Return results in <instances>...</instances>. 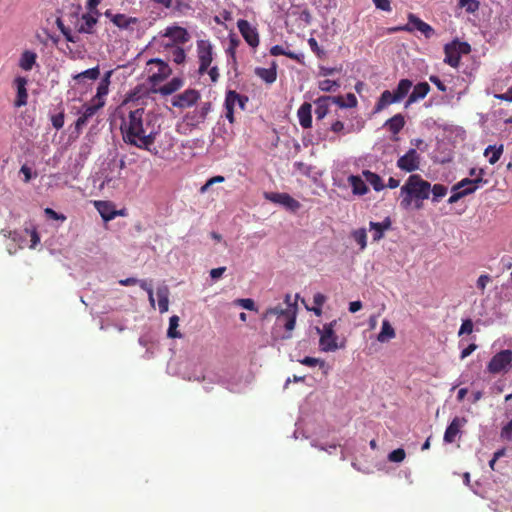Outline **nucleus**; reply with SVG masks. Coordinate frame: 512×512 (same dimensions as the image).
Listing matches in <instances>:
<instances>
[{"mask_svg":"<svg viewBox=\"0 0 512 512\" xmlns=\"http://www.w3.org/2000/svg\"><path fill=\"white\" fill-rule=\"evenodd\" d=\"M157 120L154 113L146 111L144 108L131 110L122 119L120 129L123 141L139 149L152 152L160 129V126L156 124Z\"/></svg>","mask_w":512,"mask_h":512,"instance_id":"1","label":"nucleus"},{"mask_svg":"<svg viewBox=\"0 0 512 512\" xmlns=\"http://www.w3.org/2000/svg\"><path fill=\"white\" fill-rule=\"evenodd\" d=\"M430 193V182L423 179L419 174H410L400 188V207L405 210L412 206L415 209H421L423 202L429 199Z\"/></svg>","mask_w":512,"mask_h":512,"instance_id":"2","label":"nucleus"},{"mask_svg":"<svg viewBox=\"0 0 512 512\" xmlns=\"http://www.w3.org/2000/svg\"><path fill=\"white\" fill-rule=\"evenodd\" d=\"M79 10L80 7L77 6L73 8V11L70 14L67 15L70 23L74 25V32L69 26L65 25V16L58 17L56 20L59 30L68 42H77V33L92 34L94 32V26L97 23V18L90 13L79 16Z\"/></svg>","mask_w":512,"mask_h":512,"instance_id":"3","label":"nucleus"},{"mask_svg":"<svg viewBox=\"0 0 512 512\" xmlns=\"http://www.w3.org/2000/svg\"><path fill=\"white\" fill-rule=\"evenodd\" d=\"M146 72L148 75V81L152 86H156L167 79L172 69L168 63L159 58L150 59L146 64Z\"/></svg>","mask_w":512,"mask_h":512,"instance_id":"4","label":"nucleus"},{"mask_svg":"<svg viewBox=\"0 0 512 512\" xmlns=\"http://www.w3.org/2000/svg\"><path fill=\"white\" fill-rule=\"evenodd\" d=\"M337 321L333 320L330 323H326L322 328L316 327V331L319 334V347L323 352H333L339 348L337 343L338 336L334 331V327Z\"/></svg>","mask_w":512,"mask_h":512,"instance_id":"5","label":"nucleus"},{"mask_svg":"<svg viewBox=\"0 0 512 512\" xmlns=\"http://www.w3.org/2000/svg\"><path fill=\"white\" fill-rule=\"evenodd\" d=\"M512 366V350L505 349L496 353L487 364V371L490 374L507 372Z\"/></svg>","mask_w":512,"mask_h":512,"instance_id":"6","label":"nucleus"},{"mask_svg":"<svg viewBox=\"0 0 512 512\" xmlns=\"http://www.w3.org/2000/svg\"><path fill=\"white\" fill-rule=\"evenodd\" d=\"M422 157L415 148H410L404 155L397 159L396 166L405 173L414 174L421 167Z\"/></svg>","mask_w":512,"mask_h":512,"instance_id":"7","label":"nucleus"},{"mask_svg":"<svg viewBox=\"0 0 512 512\" xmlns=\"http://www.w3.org/2000/svg\"><path fill=\"white\" fill-rule=\"evenodd\" d=\"M104 15L120 30H127L133 32L136 28L138 29L143 22L137 17L127 16L122 13H113L112 10L108 9Z\"/></svg>","mask_w":512,"mask_h":512,"instance_id":"8","label":"nucleus"},{"mask_svg":"<svg viewBox=\"0 0 512 512\" xmlns=\"http://www.w3.org/2000/svg\"><path fill=\"white\" fill-rule=\"evenodd\" d=\"M248 97L245 95H240L238 92L234 90H228L225 95L224 106L226 109L225 117L227 120L233 124L235 122L234 118V108L237 105L241 110H244L246 104L248 102Z\"/></svg>","mask_w":512,"mask_h":512,"instance_id":"9","label":"nucleus"},{"mask_svg":"<svg viewBox=\"0 0 512 512\" xmlns=\"http://www.w3.org/2000/svg\"><path fill=\"white\" fill-rule=\"evenodd\" d=\"M198 73L205 74L213 61V46L208 40L197 41Z\"/></svg>","mask_w":512,"mask_h":512,"instance_id":"10","label":"nucleus"},{"mask_svg":"<svg viewBox=\"0 0 512 512\" xmlns=\"http://www.w3.org/2000/svg\"><path fill=\"white\" fill-rule=\"evenodd\" d=\"M264 198L272 203L279 204L291 212L300 209L301 204L288 193L264 192Z\"/></svg>","mask_w":512,"mask_h":512,"instance_id":"11","label":"nucleus"},{"mask_svg":"<svg viewBox=\"0 0 512 512\" xmlns=\"http://www.w3.org/2000/svg\"><path fill=\"white\" fill-rule=\"evenodd\" d=\"M414 29L420 31L426 38H431L435 33L434 29L428 23L424 22L412 13L408 15V24L394 28L393 31L412 32Z\"/></svg>","mask_w":512,"mask_h":512,"instance_id":"12","label":"nucleus"},{"mask_svg":"<svg viewBox=\"0 0 512 512\" xmlns=\"http://www.w3.org/2000/svg\"><path fill=\"white\" fill-rule=\"evenodd\" d=\"M200 98V93L195 89H187L183 93L175 95L171 104L174 107L185 109L192 107Z\"/></svg>","mask_w":512,"mask_h":512,"instance_id":"13","label":"nucleus"},{"mask_svg":"<svg viewBox=\"0 0 512 512\" xmlns=\"http://www.w3.org/2000/svg\"><path fill=\"white\" fill-rule=\"evenodd\" d=\"M291 296L289 294L286 295L285 301L286 303H289ZM296 305L288 304L287 306V312L279 317V319H276V326L277 327H284L286 331L291 332L296 323Z\"/></svg>","mask_w":512,"mask_h":512,"instance_id":"14","label":"nucleus"},{"mask_svg":"<svg viewBox=\"0 0 512 512\" xmlns=\"http://www.w3.org/2000/svg\"><path fill=\"white\" fill-rule=\"evenodd\" d=\"M237 27L245 39V41L253 48L259 45V35L256 28L252 27L251 24L244 19H240L237 22Z\"/></svg>","mask_w":512,"mask_h":512,"instance_id":"15","label":"nucleus"},{"mask_svg":"<svg viewBox=\"0 0 512 512\" xmlns=\"http://www.w3.org/2000/svg\"><path fill=\"white\" fill-rule=\"evenodd\" d=\"M465 417H454L447 426L443 440L445 443L455 442L457 436L461 433L462 428L467 424Z\"/></svg>","mask_w":512,"mask_h":512,"instance_id":"16","label":"nucleus"},{"mask_svg":"<svg viewBox=\"0 0 512 512\" xmlns=\"http://www.w3.org/2000/svg\"><path fill=\"white\" fill-rule=\"evenodd\" d=\"M104 106V102L95 103L92 102L89 105L84 106V111L75 122V129L80 132L84 126L88 123L89 119L92 118L99 109Z\"/></svg>","mask_w":512,"mask_h":512,"instance_id":"17","label":"nucleus"},{"mask_svg":"<svg viewBox=\"0 0 512 512\" xmlns=\"http://www.w3.org/2000/svg\"><path fill=\"white\" fill-rule=\"evenodd\" d=\"M163 36L170 38L174 45L185 44L190 39L188 31L180 26L167 27Z\"/></svg>","mask_w":512,"mask_h":512,"instance_id":"18","label":"nucleus"},{"mask_svg":"<svg viewBox=\"0 0 512 512\" xmlns=\"http://www.w3.org/2000/svg\"><path fill=\"white\" fill-rule=\"evenodd\" d=\"M430 91V86L427 82H420L413 87L412 92L408 96L405 103V107H409L411 104L424 99Z\"/></svg>","mask_w":512,"mask_h":512,"instance_id":"19","label":"nucleus"},{"mask_svg":"<svg viewBox=\"0 0 512 512\" xmlns=\"http://www.w3.org/2000/svg\"><path fill=\"white\" fill-rule=\"evenodd\" d=\"M113 71H107L104 76L102 77L101 81L98 84L96 95L93 97L92 102L99 103L104 102L105 103V97L109 93V85H110V78L112 76Z\"/></svg>","mask_w":512,"mask_h":512,"instance_id":"20","label":"nucleus"},{"mask_svg":"<svg viewBox=\"0 0 512 512\" xmlns=\"http://www.w3.org/2000/svg\"><path fill=\"white\" fill-rule=\"evenodd\" d=\"M14 83L17 88V96L14 102L15 107H22L27 104L28 93L26 89L27 79L24 77H16Z\"/></svg>","mask_w":512,"mask_h":512,"instance_id":"21","label":"nucleus"},{"mask_svg":"<svg viewBox=\"0 0 512 512\" xmlns=\"http://www.w3.org/2000/svg\"><path fill=\"white\" fill-rule=\"evenodd\" d=\"M444 53L445 58L444 62L448 65H450L453 68H456L459 66L461 53L459 51V47H457L455 44L448 43L444 47Z\"/></svg>","mask_w":512,"mask_h":512,"instance_id":"22","label":"nucleus"},{"mask_svg":"<svg viewBox=\"0 0 512 512\" xmlns=\"http://www.w3.org/2000/svg\"><path fill=\"white\" fill-rule=\"evenodd\" d=\"M483 173V170H480V176L475 177L474 179L470 178H464L458 183H456L452 190H471V194L475 192L480 183H485L486 181L483 180L481 174Z\"/></svg>","mask_w":512,"mask_h":512,"instance_id":"23","label":"nucleus"},{"mask_svg":"<svg viewBox=\"0 0 512 512\" xmlns=\"http://www.w3.org/2000/svg\"><path fill=\"white\" fill-rule=\"evenodd\" d=\"M312 105L308 102H304L297 111V116L300 125L307 129L312 126Z\"/></svg>","mask_w":512,"mask_h":512,"instance_id":"24","label":"nucleus"},{"mask_svg":"<svg viewBox=\"0 0 512 512\" xmlns=\"http://www.w3.org/2000/svg\"><path fill=\"white\" fill-rule=\"evenodd\" d=\"M95 207L104 221L116 218L114 205L109 201H96Z\"/></svg>","mask_w":512,"mask_h":512,"instance_id":"25","label":"nucleus"},{"mask_svg":"<svg viewBox=\"0 0 512 512\" xmlns=\"http://www.w3.org/2000/svg\"><path fill=\"white\" fill-rule=\"evenodd\" d=\"M393 103H398L397 99L394 96V93L389 90H385L381 93L379 99L377 100L373 112L379 113L382 110H384L387 106Z\"/></svg>","mask_w":512,"mask_h":512,"instance_id":"26","label":"nucleus"},{"mask_svg":"<svg viewBox=\"0 0 512 512\" xmlns=\"http://www.w3.org/2000/svg\"><path fill=\"white\" fill-rule=\"evenodd\" d=\"M370 229L374 231L373 233V241H379L384 237V232L391 227V220L389 217H386L383 222H373L369 223Z\"/></svg>","mask_w":512,"mask_h":512,"instance_id":"27","label":"nucleus"},{"mask_svg":"<svg viewBox=\"0 0 512 512\" xmlns=\"http://www.w3.org/2000/svg\"><path fill=\"white\" fill-rule=\"evenodd\" d=\"M165 48L169 51V60L181 65L186 61V52L183 48L174 44H166Z\"/></svg>","mask_w":512,"mask_h":512,"instance_id":"28","label":"nucleus"},{"mask_svg":"<svg viewBox=\"0 0 512 512\" xmlns=\"http://www.w3.org/2000/svg\"><path fill=\"white\" fill-rule=\"evenodd\" d=\"M255 74L265 83L272 84L276 81L277 78L276 65L274 63L271 68L257 67L255 68Z\"/></svg>","mask_w":512,"mask_h":512,"instance_id":"29","label":"nucleus"},{"mask_svg":"<svg viewBox=\"0 0 512 512\" xmlns=\"http://www.w3.org/2000/svg\"><path fill=\"white\" fill-rule=\"evenodd\" d=\"M183 80L179 77H174L168 83L161 86L159 89L155 90V92L160 93L161 95H171L174 92L178 91L183 86Z\"/></svg>","mask_w":512,"mask_h":512,"instance_id":"30","label":"nucleus"},{"mask_svg":"<svg viewBox=\"0 0 512 512\" xmlns=\"http://www.w3.org/2000/svg\"><path fill=\"white\" fill-rule=\"evenodd\" d=\"M37 54L30 50H25L19 59V67L24 71H30L36 64Z\"/></svg>","mask_w":512,"mask_h":512,"instance_id":"31","label":"nucleus"},{"mask_svg":"<svg viewBox=\"0 0 512 512\" xmlns=\"http://www.w3.org/2000/svg\"><path fill=\"white\" fill-rule=\"evenodd\" d=\"M405 125V119L402 114H396L385 122V127L393 133L394 135L398 134Z\"/></svg>","mask_w":512,"mask_h":512,"instance_id":"32","label":"nucleus"},{"mask_svg":"<svg viewBox=\"0 0 512 512\" xmlns=\"http://www.w3.org/2000/svg\"><path fill=\"white\" fill-rule=\"evenodd\" d=\"M348 182L352 187L353 194L364 195L368 192V187L360 176L351 175L348 177Z\"/></svg>","mask_w":512,"mask_h":512,"instance_id":"33","label":"nucleus"},{"mask_svg":"<svg viewBox=\"0 0 512 512\" xmlns=\"http://www.w3.org/2000/svg\"><path fill=\"white\" fill-rule=\"evenodd\" d=\"M330 96H321L316 101L315 115L316 120H322L328 114L329 111Z\"/></svg>","mask_w":512,"mask_h":512,"instance_id":"34","label":"nucleus"},{"mask_svg":"<svg viewBox=\"0 0 512 512\" xmlns=\"http://www.w3.org/2000/svg\"><path fill=\"white\" fill-rule=\"evenodd\" d=\"M412 86L413 83L409 79H401L399 81L396 89L393 91L394 96L398 102H401L406 96H408V93Z\"/></svg>","mask_w":512,"mask_h":512,"instance_id":"35","label":"nucleus"},{"mask_svg":"<svg viewBox=\"0 0 512 512\" xmlns=\"http://www.w3.org/2000/svg\"><path fill=\"white\" fill-rule=\"evenodd\" d=\"M362 175L375 191H381L384 189L385 185L383 184L382 178L378 174L370 170H363Z\"/></svg>","mask_w":512,"mask_h":512,"instance_id":"36","label":"nucleus"},{"mask_svg":"<svg viewBox=\"0 0 512 512\" xmlns=\"http://www.w3.org/2000/svg\"><path fill=\"white\" fill-rule=\"evenodd\" d=\"M396 336L395 330L388 320H383L381 331L377 336V340L381 343H385Z\"/></svg>","mask_w":512,"mask_h":512,"instance_id":"37","label":"nucleus"},{"mask_svg":"<svg viewBox=\"0 0 512 512\" xmlns=\"http://www.w3.org/2000/svg\"><path fill=\"white\" fill-rule=\"evenodd\" d=\"M158 306L160 313L168 311L169 307V290L166 286L160 287L157 290Z\"/></svg>","mask_w":512,"mask_h":512,"instance_id":"38","label":"nucleus"},{"mask_svg":"<svg viewBox=\"0 0 512 512\" xmlns=\"http://www.w3.org/2000/svg\"><path fill=\"white\" fill-rule=\"evenodd\" d=\"M502 153L503 145H500L498 147L495 145H489L484 151V155L488 157V161L492 165L498 162Z\"/></svg>","mask_w":512,"mask_h":512,"instance_id":"39","label":"nucleus"},{"mask_svg":"<svg viewBox=\"0 0 512 512\" xmlns=\"http://www.w3.org/2000/svg\"><path fill=\"white\" fill-rule=\"evenodd\" d=\"M179 326V317L177 315H173L169 319V327L167 330V336L169 338H181V333L177 330Z\"/></svg>","mask_w":512,"mask_h":512,"instance_id":"40","label":"nucleus"},{"mask_svg":"<svg viewBox=\"0 0 512 512\" xmlns=\"http://www.w3.org/2000/svg\"><path fill=\"white\" fill-rule=\"evenodd\" d=\"M100 76L99 66L87 69L77 75L74 76V79L80 82L82 79H91L96 80Z\"/></svg>","mask_w":512,"mask_h":512,"instance_id":"41","label":"nucleus"},{"mask_svg":"<svg viewBox=\"0 0 512 512\" xmlns=\"http://www.w3.org/2000/svg\"><path fill=\"white\" fill-rule=\"evenodd\" d=\"M353 239L357 242V244L360 246L361 250H364L367 246V233L364 228H360L357 230H354L352 232Z\"/></svg>","mask_w":512,"mask_h":512,"instance_id":"42","label":"nucleus"},{"mask_svg":"<svg viewBox=\"0 0 512 512\" xmlns=\"http://www.w3.org/2000/svg\"><path fill=\"white\" fill-rule=\"evenodd\" d=\"M432 201L438 202L447 194V187L442 184L431 185Z\"/></svg>","mask_w":512,"mask_h":512,"instance_id":"43","label":"nucleus"},{"mask_svg":"<svg viewBox=\"0 0 512 512\" xmlns=\"http://www.w3.org/2000/svg\"><path fill=\"white\" fill-rule=\"evenodd\" d=\"M318 87L321 91L332 92L336 91L340 87V84L336 81L325 79L319 82Z\"/></svg>","mask_w":512,"mask_h":512,"instance_id":"44","label":"nucleus"},{"mask_svg":"<svg viewBox=\"0 0 512 512\" xmlns=\"http://www.w3.org/2000/svg\"><path fill=\"white\" fill-rule=\"evenodd\" d=\"M287 312V308H282L281 306H276L272 308H268L263 314V319H269L272 316H276V319H279L280 316Z\"/></svg>","mask_w":512,"mask_h":512,"instance_id":"45","label":"nucleus"},{"mask_svg":"<svg viewBox=\"0 0 512 512\" xmlns=\"http://www.w3.org/2000/svg\"><path fill=\"white\" fill-rule=\"evenodd\" d=\"M405 456L406 453L404 449L398 448L389 453L388 460L391 462L399 463L405 459Z\"/></svg>","mask_w":512,"mask_h":512,"instance_id":"46","label":"nucleus"},{"mask_svg":"<svg viewBox=\"0 0 512 512\" xmlns=\"http://www.w3.org/2000/svg\"><path fill=\"white\" fill-rule=\"evenodd\" d=\"M236 305L241 306L244 309L250 310V311H257V308L255 306V302L253 299L250 298H241L237 299L234 302Z\"/></svg>","mask_w":512,"mask_h":512,"instance_id":"47","label":"nucleus"},{"mask_svg":"<svg viewBox=\"0 0 512 512\" xmlns=\"http://www.w3.org/2000/svg\"><path fill=\"white\" fill-rule=\"evenodd\" d=\"M471 194V190H452V195L448 199L449 204L458 202L461 198Z\"/></svg>","mask_w":512,"mask_h":512,"instance_id":"48","label":"nucleus"},{"mask_svg":"<svg viewBox=\"0 0 512 512\" xmlns=\"http://www.w3.org/2000/svg\"><path fill=\"white\" fill-rule=\"evenodd\" d=\"M331 131L336 134H348L351 132V129H346L345 125L342 121L336 120L331 124Z\"/></svg>","mask_w":512,"mask_h":512,"instance_id":"49","label":"nucleus"},{"mask_svg":"<svg viewBox=\"0 0 512 512\" xmlns=\"http://www.w3.org/2000/svg\"><path fill=\"white\" fill-rule=\"evenodd\" d=\"M211 110V103L210 102H205L201 105L199 111L197 112V122L200 123V122H203L208 113L210 112Z\"/></svg>","mask_w":512,"mask_h":512,"instance_id":"50","label":"nucleus"},{"mask_svg":"<svg viewBox=\"0 0 512 512\" xmlns=\"http://www.w3.org/2000/svg\"><path fill=\"white\" fill-rule=\"evenodd\" d=\"M300 363L309 367H314L316 365H319L320 367L325 366V362L323 360L309 356H306L303 359H301Z\"/></svg>","mask_w":512,"mask_h":512,"instance_id":"51","label":"nucleus"},{"mask_svg":"<svg viewBox=\"0 0 512 512\" xmlns=\"http://www.w3.org/2000/svg\"><path fill=\"white\" fill-rule=\"evenodd\" d=\"M459 5L466 8V11L473 13L478 9L479 3L476 0H460Z\"/></svg>","mask_w":512,"mask_h":512,"instance_id":"52","label":"nucleus"},{"mask_svg":"<svg viewBox=\"0 0 512 512\" xmlns=\"http://www.w3.org/2000/svg\"><path fill=\"white\" fill-rule=\"evenodd\" d=\"M473 332V322L471 319H465L462 321L458 335L471 334Z\"/></svg>","mask_w":512,"mask_h":512,"instance_id":"53","label":"nucleus"},{"mask_svg":"<svg viewBox=\"0 0 512 512\" xmlns=\"http://www.w3.org/2000/svg\"><path fill=\"white\" fill-rule=\"evenodd\" d=\"M52 125L55 129L59 130L64 126V113H58L51 117Z\"/></svg>","mask_w":512,"mask_h":512,"instance_id":"54","label":"nucleus"},{"mask_svg":"<svg viewBox=\"0 0 512 512\" xmlns=\"http://www.w3.org/2000/svg\"><path fill=\"white\" fill-rule=\"evenodd\" d=\"M377 9L390 12L392 10L389 0H372Z\"/></svg>","mask_w":512,"mask_h":512,"instance_id":"55","label":"nucleus"},{"mask_svg":"<svg viewBox=\"0 0 512 512\" xmlns=\"http://www.w3.org/2000/svg\"><path fill=\"white\" fill-rule=\"evenodd\" d=\"M308 44H309L311 50L314 53H316L318 57H322L324 55V50L319 47L315 38H310L308 40Z\"/></svg>","mask_w":512,"mask_h":512,"instance_id":"56","label":"nucleus"},{"mask_svg":"<svg viewBox=\"0 0 512 512\" xmlns=\"http://www.w3.org/2000/svg\"><path fill=\"white\" fill-rule=\"evenodd\" d=\"M501 437L507 440L512 439V419L502 428Z\"/></svg>","mask_w":512,"mask_h":512,"instance_id":"57","label":"nucleus"},{"mask_svg":"<svg viewBox=\"0 0 512 512\" xmlns=\"http://www.w3.org/2000/svg\"><path fill=\"white\" fill-rule=\"evenodd\" d=\"M44 213L46 216L53 220H62L64 221L66 217L63 214H58L56 211H54L52 208H46L44 210Z\"/></svg>","mask_w":512,"mask_h":512,"instance_id":"58","label":"nucleus"},{"mask_svg":"<svg viewBox=\"0 0 512 512\" xmlns=\"http://www.w3.org/2000/svg\"><path fill=\"white\" fill-rule=\"evenodd\" d=\"M491 281V278L489 275L484 274L481 275L477 280V287L484 292L486 285Z\"/></svg>","mask_w":512,"mask_h":512,"instance_id":"59","label":"nucleus"},{"mask_svg":"<svg viewBox=\"0 0 512 512\" xmlns=\"http://www.w3.org/2000/svg\"><path fill=\"white\" fill-rule=\"evenodd\" d=\"M429 80L442 92L447 90L446 85L441 81V79L436 75H431Z\"/></svg>","mask_w":512,"mask_h":512,"instance_id":"60","label":"nucleus"},{"mask_svg":"<svg viewBox=\"0 0 512 512\" xmlns=\"http://www.w3.org/2000/svg\"><path fill=\"white\" fill-rule=\"evenodd\" d=\"M20 173L24 175L23 181L25 183H28L32 179V177H33L32 170L27 165H22L21 166Z\"/></svg>","mask_w":512,"mask_h":512,"instance_id":"61","label":"nucleus"},{"mask_svg":"<svg viewBox=\"0 0 512 512\" xmlns=\"http://www.w3.org/2000/svg\"><path fill=\"white\" fill-rule=\"evenodd\" d=\"M357 104H358V101H357L356 96L353 93H348L346 95V101H345L346 108H354L357 106Z\"/></svg>","mask_w":512,"mask_h":512,"instance_id":"62","label":"nucleus"},{"mask_svg":"<svg viewBox=\"0 0 512 512\" xmlns=\"http://www.w3.org/2000/svg\"><path fill=\"white\" fill-rule=\"evenodd\" d=\"M477 349V345L474 344V343H471L470 345H468L465 349H463L461 351V355H460V358L463 360L465 359L466 357H468L469 355H471L475 350Z\"/></svg>","mask_w":512,"mask_h":512,"instance_id":"63","label":"nucleus"},{"mask_svg":"<svg viewBox=\"0 0 512 512\" xmlns=\"http://www.w3.org/2000/svg\"><path fill=\"white\" fill-rule=\"evenodd\" d=\"M495 97L503 101L512 102V86L505 93L496 94Z\"/></svg>","mask_w":512,"mask_h":512,"instance_id":"64","label":"nucleus"}]
</instances>
